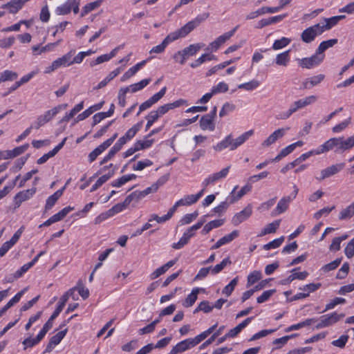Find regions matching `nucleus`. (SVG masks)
Wrapping results in <instances>:
<instances>
[{"instance_id":"79ce46f5","label":"nucleus","mask_w":354,"mask_h":354,"mask_svg":"<svg viewBox=\"0 0 354 354\" xmlns=\"http://www.w3.org/2000/svg\"><path fill=\"white\" fill-rule=\"evenodd\" d=\"M224 223H225V219H223V218H219V219H216V220L209 221V223L205 224V226L203 227L202 233L204 234H207L213 229L222 226L224 224Z\"/></svg>"},{"instance_id":"f704fd0d","label":"nucleus","mask_w":354,"mask_h":354,"mask_svg":"<svg viewBox=\"0 0 354 354\" xmlns=\"http://www.w3.org/2000/svg\"><path fill=\"white\" fill-rule=\"evenodd\" d=\"M317 321L316 318H309L299 323L292 324L284 329L286 333H290L293 330H299L304 327L308 326Z\"/></svg>"},{"instance_id":"39448f33","label":"nucleus","mask_w":354,"mask_h":354,"mask_svg":"<svg viewBox=\"0 0 354 354\" xmlns=\"http://www.w3.org/2000/svg\"><path fill=\"white\" fill-rule=\"evenodd\" d=\"M231 166L223 168L221 171L212 173L208 175L202 182V186L204 189L209 185H214L216 183L224 180L230 173Z\"/></svg>"},{"instance_id":"58836bf2","label":"nucleus","mask_w":354,"mask_h":354,"mask_svg":"<svg viewBox=\"0 0 354 354\" xmlns=\"http://www.w3.org/2000/svg\"><path fill=\"white\" fill-rule=\"evenodd\" d=\"M321 287L320 283H310L299 288V290H301V294L304 295V299L308 297L311 292H314Z\"/></svg>"},{"instance_id":"6ab92c4d","label":"nucleus","mask_w":354,"mask_h":354,"mask_svg":"<svg viewBox=\"0 0 354 354\" xmlns=\"http://www.w3.org/2000/svg\"><path fill=\"white\" fill-rule=\"evenodd\" d=\"M190 32L191 30L187 24H185L182 28L170 32L164 39L169 45L170 43L178 40V39L185 37Z\"/></svg>"},{"instance_id":"052dcab7","label":"nucleus","mask_w":354,"mask_h":354,"mask_svg":"<svg viewBox=\"0 0 354 354\" xmlns=\"http://www.w3.org/2000/svg\"><path fill=\"white\" fill-rule=\"evenodd\" d=\"M114 174V171L108 173L107 174H104L100 176L95 183L92 186L91 189V192H93L97 190L99 187H100L104 183H105L110 178L113 176Z\"/></svg>"},{"instance_id":"dca6fc26","label":"nucleus","mask_w":354,"mask_h":354,"mask_svg":"<svg viewBox=\"0 0 354 354\" xmlns=\"http://www.w3.org/2000/svg\"><path fill=\"white\" fill-rule=\"evenodd\" d=\"M24 227L21 226L17 231L14 234L10 240L5 242L0 248V257H3L7 252L12 248L20 239L22 233L24 232Z\"/></svg>"},{"instance_id":"603ef678","label":"nucleus","mask_w":354,"mask_h":354,"mask_svg":"<svg viewBox=\"0 0 354 354\" xmlns=\"http://www.w3.org/2000/svg\"><path fill=\"white\" fill-rule=\"evenodd\" d=\"M262 278V273L259 270H254L249 273L247 277L246 287L249 288L253 286L255 283L260 281Z\"/></svg>"},{"instance_id":"423d86ee","label":"nucleus","mask_w":354,"mask_h":354,"mask_svg":"<svg viewBox=\"0 0 354 354\" xmlns=\"http://www.w3.org/2000/svg\"><path fill=\"white\" fill-rule=\"evenodd\" d=\"M76 288H72L69 289L65 294H64L57 304V308L52 315L50 317L48 320L46 322L47 323H50L51 326H53L54 319L59 315V313L62 311L64 307L66 305V301L69 299L70 297H72L74 300H76V298L74 295Z\"/></svg>"},{"instance_id":"e433bc0d","label":"nucleus","mask_w":354,"mask_h":354,"mask_svg":"<svg viewBox=\"0 0 354 354\" xmlns=\"http://www.w3.org/2000/svg\"><path fill=\"white\" fill-rule=\"evenodd\" d=\"M73 0H66L64 3L57 6L55 10V12L57 15H66L69 14L72 10V5Z\"/></svg>"},{"instance_id":"9d476101","label":"nucleus","mask_w":354,"mask_h":354,"mask_svg":"<svg viewBox=\"0 0 354 354\" xmlns=\"http://www.w3.org/2000/svg\"><path fill=\"white\" fill-rule=\"evenodd\" d=\"M345 167L344 162L337 163L332 165L322 170H321L319 174L315 176L316 180L318 181H322L326 178H330L339 172H340Z\"/></svg>"},{"instance_id":"aec40b11","label":"nucleus","mask_w":354,"mask_h":354,"mask_svg":"<svg viewBox=\"0 0 354 354\" xmlns=\"http://www.w3.org/2000/svg\"><path fill=\"white\" fill-rule=\"evenodd\" d=\"M288 129H283L280 128L276 129L274 131H273L266 140H264L262 143L261 146L263 148H268L272 145L274 144L279 139L283 138L286 133V130Z\"/></svg>"},{"instance_id":"c85d7f7f","label":"nucleus","mask_w":354,"mask_h":354,"mask_svg":"<svg viewBox=\"0 0 354 354\" xmlns=\"http://www.w3.org/2000/svg\"><path fill=\"white\" fill-rule=\"evenodd\" d=\"M74 50H71L68 53H66L63 56L56 59L55 60L56 64L57 65L58 68L61 67H68L70 66L72 64V57L75 53Z\"/></svg>"},{"instance_id":"a878e982","label":"nucleus","mask_w":354,"mask_h":354,"mask_svg":"<svg viewBox=\"0 0 354 354\" xmlns=\"http://www.w3.org/2000/svg\"><path fill=\"white\" fill-rule=\"evenodd\" d=\"M59 42H60V40H59L58 41H57L55 43L47 44L46 45H45L44 46H41L40 44L33 45L31 47L32 55L38 56L45 52L51 51L55 46H56L59 44Z\"/></svg>"},{"instance_id":"f257e3e1","label":"nucleus","mask_w":354,"mask_h":354,"mask_svg":"<svg viewBox=\"0 0 354 354\" xmlns=\"http://www.w3.org/2000/svg\"><path fill=\"white\" fill-rule=\"evenodd\" d=\"M323 153L334 150L336 153H344L354 148V134L344 138L334 137L320 145Z\"/></svg>"},{"instance_id":"2eb2a0df","label":"nucleus","mask_w":354,"mask_h":354,"mask_svg":"<svg viewBox=\"0 0 354 354\" xmlns=\"http://www.w3.org/2000/svg\"><path fill=\"white\" fill-rule=\"evenodd\" d=\"M36 188L26 189L18 192L14 197L15 208H19L23 202L30 199L36 193Z\"/></svg>"},{"instance_id":"6e6d98bb","label":"nucleus","mask_w":354,"mask_h":354,"mask_svg":"<svg viewBox=\"0 0 354 354\" xmlns=\"http://www.w3.org/2000/svg\"><path fill=\"white\" fill-rule=\"evenodd\" d=\"M115 111V105L111 104L110 108L106 112H101L96 113L93 116V120L95 124L100 122L102 120L111 117Z\"/></svg>"},{"instance_id":"a211bd4d","label":"nucleus","mask_w":354,"mask_h":354,"mask_svg":"<svg viewBox=\"0 0 354 354\" xmlns=\"http://www.w3.org/2000/svg\"><path fill=\"white\" fill-rule=\"evenodd\" d=\"M252 214V206L251 204L248 205L241 212L234 214L232 218V223L234 225H239L243 221H246Z\"/></svg>"},{"instance_id":"09e8293b","label":"nucleus","mask_w":354,"mask_h":354,"mask_svg":"<svg viewBox=\"0 0 354 354\" xmlns=\"http://www.w3.org/2000/svg\"><path fill=\"white\" fill-rule=\"evenodd\" d=\"M122 70V69L121 68H117L111 71L104 80L99 82L96 88L100 89L104 87L110 81L118 76L121 73Z\"/></svg>"},{"instance_id":"f3484780","label":"nucleus","mask_w":354,"mask_h":354,"mask_svg":"<svg viewBox=\"0 0 354 354\" xmlns=\"http://www.w3.org/2000/svg\"><path fill=\"white\" fill-rule=\"evenodd\" d=\"M213 149L216 152H221L226 149L230 151L235 150V145L232 134H228L223 140L218 142L216 145L213 146Z\"/></svg>"},{"instance_id":"7c9ffc66","label":"nucleus","mask_w":354,"mask_h":354,"mask_svg":"<svg viewBox=\"0 0 354 354\" xmlns=\"http://www.w3.org/2000/svg\"><path fill=\"white\" fill-rule=\"evenodd\" d=\"M176 263V260H171L168 261L165 265L156 269L151 273L150 279L153 280L159 277L160 275L165 274L170 268H171Z\"/></svg>"},{"instance_id":"f03ea898","label":"nucleus","mask_w":354,"mask_h":354,"mask_svg":"<svg viewBox=\"0 0 354 354\" xmlns=\"http://www.w3.org/2000/svg\"><path fill=\"white\" fill-rule=\"evenodd\" d=\"M202 43L190 44L183 49L177 51L173 55L174 61L181 65H183L189 57L194 56L203 47Z\"/></svg>"},{"instance_id":"9b49d317","label":"nucleus","mask_w":354,"mask_h":354,"mask_svg":"<svg viewBox=\"0 0 354 354\" xmlns=\"http://www.w3.org/2000/svg\"><path fill=\"white\" fill-rule=\"evenodd\" d=\"M344 317V314H337L334 312L330 314H327L320 317L318 320V323L317 324L315 328L317 329H320L323 328L328 327L331 326L336 322H337L341 318Z\"/></svg>"},{"instance_id":"c03bdc74","label":"nucleus","mask_w":354,"mask_h":354,"mask_svg":"<svg viewBox=\"0 0 354 354\" xmlns=\"http://www.w3.org/2000/svg\"><path fill=\"white\" fill-rule=\"evenodd\" d=\"M280 223V220H276L268 224L263 229L261 230L259 236H263L268 234L274 233L279 228Z\"/></svg>"},{"instance_id":"774afa93","label":"nucleus","mask_w":354,"mask_h":354,"mask_svg":"<svg viewBox=\"0 0 354 354\" xmlns=\"http://www.w3.org/2000/svg\"><path fill=\"white\" fill-rule=\"evenodd\" d=\"M239 281V277H236L234 278L227 285H226L223 290L222 293L227 297H229L232 292L234 291L235 287L236 286Z\"/></svg>"},{"instance_id":"a19ab883","label":"nucleus","mask_w":354,"mask_h":354,"mask_svg":"<svg viewBox=\"0 0 354 354\" xmlns=\"http://www.w3.org/2000/svg\"><path fill=\"white\" fill-rule=\"evenodd\" d=\"M141 127H142L141 122L134 124L129 129H128V131L125 133V134L124 136H122V138L127 142H129L135 137V136L137 134V133L141 129Z\"/></svg>"},{"instance_id":"f8f14e48","label":"nucleus","mask_w":354,"mask_h":354,"mask_svg":"<svg viewBox=\"0 0 354 354\" xmlns=\"http://www.w3.org/2000/svg\"><path fill=\"white\" fill-rule=\"evenodd\" d=\"M118 133H115L110 138L104 141L101 145H100L97 147L93 149L88 154V161L90 162H93L98 156L102 153L108 147H109L114 140L117 138Z\"/></svg>"},{"instance_id":"1a4fd4ad","label":"nucleus","mask_w":354,"mask_h":354,"mask_svg":"<svg viewBox=\"0 0 354 354\" xmlns=\"http://www.w3.org/2000/svg\"><path fill=\"white\" fill-rule=\"evenodd\" d=\"M323 31L319 24L306 28L301 34V40L306 44L313 41L315 38L322 35Z\"/></svg>"},{"instance_id":"864d4df0","label":"nucleus","mask_w":354,"mask_h":354,"mask_svg":"<svg viewBox=\"0 0 354 354\" xmlns=\"http://www.w3.org/2000/svg\"><path fill=\"white\" fill-rule=\"evenodd\" d=\"M337 43V39H331L329 40L322 41L317 49L316 50V52L321 55H325L324 51L326 50L328 48L333 47L335 44Z\"/></svg>"},{"instance_id":"412c9836","label":"nucleus","mask_w":354,"mask_h":354,"mask_svg":"<svg viewBox=\"0 0 354 354\" xmlns=\"http://www.w3.org/2000/svg\"><path fill=\"white\" fill-rule=\"evenodd\" d=\"M345 17H346L344 15H338L330 18H324L323 20L318 24L324 32L326 30L331 29L333 27L336 26L340 20Z\"/></svg>"},{"instance_id":"4c0bfd02","label":"nucleus","mask_w":354,"mask_h":354,"mask_svg":"<svg viewBox=\"0 0 354 354\" xmlns=\"http://www.w3.org/2000/svg\"><path fill=\"white\" fill-rule=\"evenodd\" d=\"M324 77L325 75L323 74L315 75L313 77L306 79L303 82V85L306 88H310L322 82Z\"/></svg>"},{"instance_id":"20e7f679","label":"nucleus","mask_w":354,"mask_h":354,"mask_svg":"<svg viewBox=\"0 0 354 354\" xmlns=\"http://www.w3.org/2000/svg\"><path fill=\"white\" fill-rule=\"evenodd\" d=\"M201 343L197 335L194 337L183 339L172 347L168 354H178L187 351Z\"/></svg>"},{"instance_id":"b1692460","label":"nucleus","mask_w":354,"mask_h":354,"mask_svg":"<svg viewBox=\"0 0 354 354\" xmlns=\"http://www.w3.org/2000/svg\"><path fill=\"white\" fill-rule=\"evenodd\" d=\"M67 328H65L53 335L45 350V352H50L57 344H59L67 333Z\"/></svg>"},{"instance_id":"49530a36","label":"nucleus","mask_w":354,"mask_h":354,"mask_svg":"<svg viewBox=\"0 0 354 354\" xmlns=\"http://www.w3.org/2000/svg\"><path fill=\"white\" fill-rule=\"evenodd\" d=\"M254 133L253 129H250L245 131L238 136L236 138H234L235 149H236L245 143L251 136Z\"/></svg>"},{"instance_id":"5fc2aeb1","label":"nucleus","mask_w":354,"mask_h":354,"mask_svg":"<svg viewBox=\"0 0 354 354\" xmlns=\"http://www.w3.org/2000/svg\"><path fill=\"white\" fill-rule=\"evenodd\" d=\"M149 138L147 136L142 140H138L135 142L138 151L149 149L153 145L155 140Z\"/></svg>"},{"instance_id":"de8ad7c7","label":"nucleus","mask_w":354,"mask_h":354,"mask_svg":"<svg viewBox=\"0 0 354 354\" xmlns=\"http://www.w3.org/2000/svg\"><path fill=\"white\" fill-rule=\"evenodd\" d=\"M167 177L160 178L156 183H153L150 187H147L143 190L145 196H147L150 194L156 192L159 187L162 186L167 180Z\"/></svg>"},{"instance_id":"13d9d810","label":"nucleus","mask_w":354,"mask_h":354,"mask_svg":"<svg viewBox=\"0 0 354 354\" xmlns=\"http://www.w3.org/2000/svg\"><path fill=\"white\" fill-rule=\"evenodd\" d=\"M322 153H323V151H322L321 146H319L317 149H312L306 153H302L299 157L296 158V162H297L299 164L301 162L305 161L306 159L310 158L311 156L320 155Z\"/></svg>"},{"instance_id":"e2e57ef3","label":"nucleus","mask_w":354,"mask_h":354,"mask_svg":"<svg viewBox=\"0 0 354 354\" xmlns=\"http://www.w3.org/2000/svg\"><path fill=\"white\" fill-rule=\"evenodd\" d=\"M17 76V73L10 70H5L0 73V83L14 80Z\"/></svg>"},{"instance_id":"37998d69","label":"nucleus","mask_w":354,"mask_h":354,"mask_svg":"<svg viewBox=\"0 0 354 354\" xmlns=\"http://www.w3.org/2000/svg\"><path fill=\"white\" fill-rule=\"evenodd\" d=\"M103 0H96L86 4L82 9L81 17H83L93 10L97 9L102 3Z\"/></svg>"},{"instance_id":"7ed1b4c3","label":"nucleus","mask_w":354,"mask_h":354,"mask_svg":"<svg viewBox=\"0 0 354 354\" xmlns=\"http://www.w3.org/2000/svg\"><path fill=\"white\" fill-rule=\"evenodd\" d=\"M67 106V104H62L45 111L43 114L37 118L36 120L32 124V127L36 129H39L41 127L53 120V118L61 111L66 109Z\"/></svg>"},{"instance_id":"69168bd1","label":"nucleus","mask_w":354,"mask_h":354,"mask_svg":"<svg viewBox=\"0 0 354 354\" xmlns=\"http://www.w3.org/2000/svg\"><path fill=\"white\" fill-rule=\"evenodd\" d=\"M229 257L225 258L220 263L216 264L214 267H211V272L213 274H216L221 272L227 266L231 264Z\"/></svg>"},{"instance_id":"4468645a","label":"nucleus","mask_w":354,"mask_h":354,"mask_svg":"<svg viewBox=\"0 0 354 354\" xmlns=\"http://www.w3.org/2000/svg\"><path fill=\"white\" fill-rule=\"evenodd\" d=\"M205 189L203 188L196 194L186 195L180 200L177 201L172 206L175 207V211L180 206H189L196 203L204 194Z\"/></svg>"},{"instance_id":"680f3d73","label":"nucleus","mask_w":354,"mask_h":354,"mask_svg":"<svg viewBox=\"0 0 354 354\" xmlns=\"http://www.w3.org/2000/svg\"><path fill=\"white\" fill-rule=\"evenodd\" d=\"M291 41V39L283 37L279 39L275 40L272 48L274 50L282 49L289 45Z\"/></svg>"},{"instance_id":"c9c22d12","label":"nucleus","mask_w":354,"mask_h":354,"mask_svg":"<svg viewBox=\"0 0 354 354\" xmlns=\"http://www.w3.org/2000/svg\"><path fill=\"white\" fill-rule=\"evenodd\" d=\"M136 178H137V175H136L134 174H129L124 175V176H121L120 178L114 180L111 183V185H112V187H120L122 185H125L127 183L133 180H136Z\"/></svg>"},{"instance_id":"c756f323","label":"nucleus","mask_w":354,"mask_h":354,"mask_svg":"<svg viewBox=\"0 0 354 354\" xmlns=\"http://www.w3.org/2000/svg\"><path fill=\"white\" fill-rule=\"evenodd\" d=\"M253 318V317H248L241 323L238 324L236 327L230 329L227 332V336H230V338L236 337L242 331L243 329H244L249 324H250Z\"/></svg>"},{"instance_id":"6e6552de","label":"nucleus","mask_w":354,"mask_h":354,"mask_svg":"<svg viewBox=\"0 0 354 354\" xmlns=\"http://www.w3.org/2000/svg\"><path fill=\"white\" fill-rule=\"evenodd\" d=\"M238 26L234 28L232 30L225 32L218 37L214 41L211 42L206 48L209 52H216L223 44L229 40L235 33Z\"/></svg>"},{"instance_id":"3c124183","label":"nucleus","mask_w":354,"mask_h":354,"mask_svg":"<svg viewBox=\"0 0 354 354\" xmlns=\"http://www.w3.org/2000/svg\"><path fill=\"white\" fill-rule=\"evenodd\" d=\"M349 235L347 234H344L340 236L335 237L333 239L331 244L329 246V250L331 252H337L339 251L341 248V243L347 239Z\"/></svg>"},{"instance_id":"ea45409f","label":"nucleus","mask_w":354,"mask_h":354,"mask_svg":"<svg viewBox=\"0 0 354 354\" xmlns=\"http://www.w3.org/2000/svg\"><path fill=\"white\" fill-rule=\"evenodd\" d=\"M209 15L207 12L198 15L196 18L187 22L186 24L192 32L194 28L198 26L201 23L206 20L209 17Z\"/></svg>"},{"instance_id":"ddd939ff","label":"nucleus","mask_w":354,"mask_h":354,"mask_svg":"<svg viewBox=\"0 0 354 354\" xmlns=\"http://www.w3.org/2000/svg\"><path fill=\"white\" fill-rule=\"evenodd\" d=\"M238 185L234 187L232 190L227 196L226 200L230 204H234L239 201L243 196L250 192L252 189V186L249 184L244 185L239 191H237Z\"/></svg>"},{"instance_id":"4d7b16f0","label":"nucleus","mask_w":354,"mask_h":354,"mask_svg":"<svg viewBox=\"0 0 354 354\" xmlns=\"http://www.w3.org/2000/svg\"><path fill=\"white\" fill-rule=\"evenodd\" d=\"M214 309L213 304L208 301H201L198 306L194 309V313H197L199 311H203L205 313H209Z\"/></svg>"},{"instance_id":"338daca9","label":"nucleus","mask_w":354,"mask_h":354,"mask_svg":"<svg viewBox=\"0 0 354 354\" xmlns=\"http://www.w3.org/2000/svg\"><path fill=\"white\" fill-rule=\"evenodd\" d=\"M60 198V192H55L53 194L50 196L46 201L45 205V210L48 211L52 209V207L55 205L56 202L58 201V199Z\"/></svg>"},{"instance_id":"2f4dec72","label":"nucleus","mask_w":354,"mask_h":354,"mask_svg":"<svg viewBox=\"0 0 354 354\" xmlns=\"http://www.w3.org/2000/svg\"><path fill=\"white\" fill-rule=\"evenodd\" d=\"M175 212H176L175 207H171L169 209L168 212L164 216H159L158 215H157L156 214H152L149 218V222L156 221L158 223H165L173 216V215L174 214Z\"/></svg>"},{"instance_id":"4be33fe9","label":"nucleus","mask_w":354,"mask_h":354,"mask_svg":"<svg viewBox=\"0 0 354 354\" xmlns=\"http://www.w3.org/2000/svg\"><path fill=\"white\" fill-rule=\"evenodd\" d=\"M317 100V97L316 95H309L305 97L304 98L299 99L297 101H295L291 106L295 109V112L299 109H304L307 106L314 104Z\"/></svg>"},{"instance_id":"72a5a7b5","label":"nucleus","mask_w":354,"mask_h":354,"mask_svg":"<svg viewBox=\"0 0 354 354\" xmlns=\"http://www.w3.org/2000/svg\"><path fill=\"white\" fill-rule=\"evenodd\" d=\"M290 50L283 51L276 55L274 63L279 66L286 67L290 62Z\"/></svg>"},{"instance_id":"cd10ccee","label":"nucleus","mask_w":354,"mask_h":354,"mask_svg":"<svg viewBox=\"0 0 354 354\" xmlns=\"http://www.w3.org/2000/svg\"><path fill=\"white\" fill-rule=\"evenodd\" d=\"M104 104V102L102 101L97 104L91 106L89 108L86 109L85 111L77 115L76 122L82 121L88 118L95 111L101 109Z\"/></svg>"},{"instance_id":"bb28decb","label":"nucleus","mask_w":354,"mask_h":354,"mask_svg":"<svg viewBox=\"0 0 354 354\" xmlns=\"http://www.w3.org/2000/svg\"><path fill=\"white\" fill-rule=\"evenodd\" d=\"M291 201V196H284L281 198L278 202L276 207L273 210V214L279 215L285 212L288 209Z\"/></svg>"},{"instance_id":"473e14b6","label":"nucleus","mask_w":354,"mask_h":354,"mask_svg":"<svg viewBox=\"0 0 354 354\" xmlns=\"http://www.w3.org/2000/svg\"><path fill=\"white\" fill-rule=\"evenodd\" d=\"M147 60H143L133 66L131 67L127 71H126L121 77V81L125 82L132 76H133L138 71H140L145 64Z\"/></svg>"},{"instance_id":"393cba45","label":"nucleus","mask_w":354,"mask_h":354,"mask_svg":"<svg viewBox=\"0 0 354 354\" xmlns=\"http://www.w3.org/2000/svg\"><path fill=\"white\" fill-rule=\"evenodd\" d=\"M199 125L203 131H214L215 129V123L212 115H203L200 119Z\"/></svg>"},{"instance_id":"8fccbe9b","label":"nucleus","mask_w":354,"mask_h":354,"mask_svg":"<svg viewBox=\"0 0 354 354\" xmlns=\"http://www.w3.org/2000/svg\"><path fill=\"white\" fill-rule=\"evenodd\" d=\"M265 14H272L270 6H262L257 10L250 12L246 15L245 19L251 20Z\"/></svg>"},{"instance_id":"bf43d9fd","label":"nucleus","mask_w":354,"mask_h":354,"mask_svg":"<svg viewBox=\"0 0 354 354\" xmlns=\"http://www.w3.org/2000/svg\"><path fill=\"white\" fill-rule=\"evenodd\" d=\"M74 209V207L68 206L64 208H63L62 210H60L57 214L53 215L51 216V218L53 221L55 223H57L58 221H62L69 212H71L72 210Z\"/></svg>"},{"instance_id":"0eeeda50","label":"nucleus","mask_w":354,"mask_h":354,"mask_svg":"<svg viewBox=\"0 0 354 354\" xmlns=\"http://www.w3.org/2000/svg\"><path fill=\"white\" fill-rule=\"evenodd\" d=\"M325 55H319L317 52L310 57L298 59L299 65L304 68L310 69L319 66L324 59Z\"/></svg>"},{"instance_id":"0e129e2a","label":"nucleus","mask_w":354,"mask_h":354,"mask_svg":"<svg viewBox=\"0 0 354 354\" xmlns=\"http://www.w3.org/2000/svg\"><path fill=\"white\" fill-rule=\"evenodd\" d=\"M260 86V82L256 80H252L248 82L243 83L238 85L240 89H244L248 91L255 90Z\"/></svg>"},{"instance_id":"5701e85b","label":"nucleus","mask_w":354,"mask_h":354,"mask_svg":"<svg viewBox=\"0 0 354 354\" xmlns=\"http://www.w3.org/2000/svg\"><path fill=\"white\" fill-rule=\"evenodd\" d=\"M201 292H205V289L203 288H194L192 290V292L187 296L185 299L183 301V306L185 308H189L192 306L197 300L198 294Z\"/></svg>"},{"instance_id":"a18cd8bd","label":"nucleus","mask_w":354,"mask_h":354,"mask_svg":"<svg viewBox=\"0 0 354 354\" xmlns=\"http://www.w3.org/2000/svg\"><path fill=\"white\" fill-rule=\"evenodd\" d=\"M27 290L28 288H24L22 290L17 293L11 299H10L8 303L3 308H1L3 312L6 313L10 308H11L15 304L18 303L24 293L27 291Z\"/></svg>"}]
</instances>
